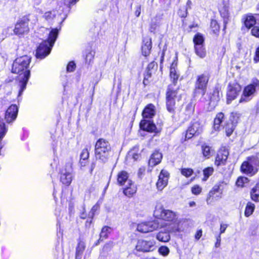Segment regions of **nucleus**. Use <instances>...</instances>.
Masks as SVG:
<instances>
[{
    "instance_id": "obj_1",
    "label": "nucleus",
    "mask_w": 259,
    "mask_h": 259,
    "mask_svg": "<svg viewBox=\"0 0 259 259\" xmlns=\"http://www.w3.org/2000/svg\"><path fill=\"white\" fill-rule=\"evenodd\" d=\"M31 58L28 56L17 58L12 65V72L19 74L18 80L20 90L18 96H20L26 89V84L30 77V70L28 69Z\"/></svg>"
},
{
    "instance_id": "obj_2",
    "label": "nucleus",
    "mask_w": 259,
    "mask_h": 259,
    "mask_svg": "<svg viewBox=\"0 0 259 259\" xmlns=\"http://www.w3.org/2000/svg\"><path fill=\"white\" fill-rule=\"evenodd\" d=\"M180 74L176 68L171 66L170 68V77L172 83L168 86L166 92V108L168 112L174 113L175 109V100L178 98L179 88L176 86Z\"/></svg>"
},
{
    "instance_id": "obj_3",
    "label": "nucleus",
    "mask_w": 259,
    "mask_h": 259,
    "mask_svg": "<svg viewBox=\"0 0 259 259\" xmlns=\"http://www.w3.org/2000/svg\"><path fill=\"white\" fill-rule=\"evenodd\" d=\"M58 33L59 30L57 28H54L51 30L49 33L48 39L42 41L38 47L36 52L37 58L42 59L50 54L58 37Z\"/></svg>"
},
{
    "instance_id": "obj_4",
    "label": "nucleus",
    "mask_w": 259,
    "mask_h": 259,
    "mask_svg": "<svg viewBox=\"0 0 259 259\" xmlns=\"http://www.w3.org/2000/svg\"><path fill=\"white\" fill-rule=\"evenodd\" d=\"M110 150L111 147L109 142L104 139H99L95 146L96 159L102 163H105L108 159Z\"/></svg>"
},
{
    "instance_id": "obj_5",
    "label": "nucleus",
    "mask_w": 259,
    "mask_h": 259,
    "mask_svg": "<svg viewBox=\"0 0 259 259\" xmlns=\"http://www.w3.org/2000/svg\"><path fill=\"white\" fill-rule=\"evenodd\" d=\"M241 171L244 174L251 177L255 175L259 169V159L255 156L247 157L241 165Z\"/></svg>"
},
{
    "instance_id": "obj_6",
    "label": "nucleus",
    "mask_w": 259,
    "mask_h": 259,
    "mask_svg": "<svg viewBox=\"0 0 259 259\" xmlns=\"http://www.w3.org/2000/svg\"><path fill=\"white\" fill-rule=\"evenodd\" d=\"M154 215L157 219L167 222H172L177 218V214L175 212L169 209H165L161 205L156 206Z\"/></svg>"
},
{
    "instance_id": "obj_7",
    "label": "nucleus",
    "mask_w": 259,
    "mask_h": 259,
    "mask_svg": "<svg viewBox=\"0 0 259 259\" xmlns=\"http://www.w3.org/2000/svg\"><path fill=\"white\" fill-rule=\"evenodd\" d=\"M259 89V80L257 79L252 80V83L244 89L243 94L240 99L239 102H247L252 98L256 90Z\"/></svg>"
},
{
    "instance_id": "obj_8",
    "label": "nucleus",
    "mask_w": 259,
    "mask_h": 259,
    "mask_svg": "<svg viewBox=\"0 0 259 259\" xmlns=\"http://www.w3.org/2000/svg\"><path fill=\"white\" fill-rule=\"evenodd\" d=\"M209 79V76L207 74H202L198 76L195 82V95L199 94L203 96L205 94Z\"/></svg>"
},
{
    "instance_id": "obj_9",
    "label": "nucleus",
    "mask_w": 259,
    "mask_h": 259,
    "mask_svg": "<svg viewBox=\"0 0 259 259\" xmlns=\"http://www.w3.org/2000/svg\"><path fill=\"white\" fill-rule=\"evenodd\" d=\"M73 169L70 163H67L60 171V181L64 185L69 186L73 178Z\"/></svg>"
},
{
    "instance_id": "obj_10",
    "label": "nucleus",
    "mask_w": 259,
    "mask_h": 259,
    "mask_svg": "<svg viewBox=\"0 0 259 259\" xmlns=\"http://www.w3.org/2000/svg\"><path fill=\"white\" fill-rule=\"evenodd\" d=\"M29 19L27 17H23L16 25L14 29L15 34L20 37L27 34L29 30L28 27Z\"/></svg>"
},
{
    "instance_id": "obj_11",
    "label": "nucleus",
    "mask_w": 259,
    "mask_h": 259,
    "mask_svg": "<svg viewBox=\"0 0 259 259\" xmlns=\"http://www.w3.org/2000/svg\"><path fill=\"white\" fill-rule=\"evenodd\" d=\"M241 90V86L237 83H230L228 87L227 103L229 104L239 95Z\"/></svg>"
},
{
    "instance_id": "obj_12",
    "label": "nucleus",
    "mask_w": 259,
    "mask_h": 259,
    "mask_svg": "<svg viewBox=\"0 0 259 259\" xmlns=\"http://www.w3.org/2000/svg\"><path fill=\"white\" fill-rule=\"evenodd\" d=\"M159 227L157 221L143 222L137 225V230L141 233L152 232L158 229Z\"/></svg>"
},
{
    "instance_id": "obj_13",
    "label": "nucleus",
    "mask_w": 259,
    "mask_h": 259,
    "mask_svg": "<svg viewBox=\"0 0 259 259\" xmlns=\"http://www.w3.org/2000/svg\"><path fill=\"white\" fill-rule=\"evenodd\" d=\"M155 242L153 240L146 241L144 240H138L136 248L137 251L143 252L151 251L154 249Z\"/></svg>"
},
{
    "instance_id": "obj_14",
    "label": "nucleus",
    "mask_w": 259,
    "mask_h": 259,
    "mask_svg": "<svg viewBox=\"0 0 259 259\" xmlns=\"http://www.w3.org/2000/svg\"><path fill=\"white\" fill-rule=\"evenodd\" d=\"M18 108L15 105H11L6 110L5 119L7 123H11L16 119L18 115Z\"/></svg>"
},
{
    "instance_id": "obj_15",
    "label": "nucleus",
    "mask_w": 259,
    "mask_h": 259,
    "mask_svg": "<svg viewBox=\"0 0 259 259\" xmlns=\"http://www.w3.org/2000/svg\"><path fill=\"white\" fill-rule=\"evenodd\" d=\"M201 126L198 121H195L191 123V125L188 127L185 139H189L195 135H198L201 132Z\"/></svg>"
},
{
    "instance_id": "obj_16",
    "label": "nucleus",
    "mask_w": 259,
    "mask_h": 259,
    "mask_svg": "<svg viewBox=\"0 0 259 259\" xmlns=\"http://www.w3.org/2000/svg\"><path fill=\"white\" fill-rule=\"evenodd\" d=\"M169 174L165 170H162L159 175L158 180L156 183L158 190L162 191L167 185Z\"/></svg>"
},
{
    "instance_id": "obj_17",
    "label": "nucleus",
    "mask_w": 259,
    "mask_h": 259,
    "mask_svg": "<svg viewBox=\"0 0 259 259\" xmlns=\"http://www.w3.org/2000/svg\"><path fill=\"white\" fill-rule=\"evenodd\" d=\"M124 186L123 188V193L128 198L132 197L137 191V188L135 183L132 181H128V184Z\"/></svg>"
},
{
    "instance_id": "obj_18",
    "label": "nucleus",
    "mask_w": 259,
    "mask_h": 259,
    "mask_svg": "<svg viewBox=\"0 0 259 259\" xmlns=\"http://www.w3.org/2000/svg\"><path fill=\"white\" fill-rule=\"evenodd\" d=\"M228 155L229 152L227 150L224 149L219 151L215 158V164L218 166L225 165L228 159Z\"/></svg>"
},
{
    "instance_id": "obj_19",
    "label": "nucleus",
    "mask_w": 259,
    "mask_h": 259,
    "mask_svg": "<svg viewBox=\"0 0 259 259\" xmlns=\"http://www.w3.org/2000/svg\"><path fill=\"white\" fill-rule=\"evenodd\" d=\"M143 43V45L142 46V54L144 56H149L152 48L151 38L149 37L144 38Z\"/></svg>"
},
{
    "instance_id": "obj_20",
    "label": "nucleus",
    "mask_w": 259,
    "mask_h": 259,
    "mask_svg": "<svg viewBox=\"0 0 259 259\" xmlns=\"http://www.w3.org/2000/svg\"><path fill=\"white\" fill-rule=\"evenodd\" d=\"M225 120V118L224 113L222 112L218 113L214 119V129L215 131H219L220 128L226 122Z\"/></svg>"
},
{
    "instance_id": "obj_21",
    "label": "nucleus",
    "mask_w": 259,
    "mask_h": 259,
    "mask_svg": "<svg viewBox=\"0 0 259 259\" xmlns=\"http://www.w3.org/2000/svg\"><path fill=\"white\" fill-rule=\"evenodd\" d=\"M223 187L222 185V183H219L215 185L212 188V190L209 192L208 194V197L207 198V201L208 199L210 197H221V194L223 192Z\"/></svg>"
},
{
    "instance_id": "obj_22",
    "label": "nucleus",
    "mask_w": 259,
    "mask_h": 259,
    "mask_svg": "<svg viewBox=\"0 0 259 259\" xmlns=\"http://www.w3.org/2000/svg\"><path fill=\"white\" fill-rule=\"evenodd\" d=\"M140 127L143 130L149 132H154L156 130V126L153 122L146 120L141 122Z\"/></svg>"
},
{
    "instance_id": "obj_23",
    "label": "nucleus",
    "mask_w": 259,
    "mask_h": 259,
    "mask_svg": "<svg viewBox=\"0 0 259 259\" xmlns=\"http://www.w3.org/2000/svg\"><path fill=\"white\" fill-rule=\"evenodd\" d=\"M162 155L158 151H155L151 155L149 160V164L151 166H154L159 164L162 159Z\"/></svg>"
},
{
    "instance_id": "obj_24",
    "label": "nucleus",
    "mask_w": 259,
    "mask_h": 259,
    "mask_svg": "<svg viewBox=\"0 0 259 259\" xmlns=\"http://www.w3.org/2000/svg\"><path fill=\"white\" fill-rule=\"evenodd\" d=\"M155 114V106L152 104H149L144 108L142 115L144 118H151L154 116Z\"/></svg>"
},
{
    "instance_id": "obj_25",
    "label": "nucleus",
    "mask_w": 259,
    "mask_h": 259,
    "mask_svg": "<svg viewBox=\"0 0 259 259\" xmlns=\"http://www.w3.org/2000/svg\"><path fill=\"white\" fill-rule=\"evenodd\" d=\"M117 183L120 186L128 184V181H132L128 179V174L125 171H121L117 175Z\"/></svg>"
},
{
    "instance_id": "obj_26",
    "label": "nucleus",
    "mask_w": 259,
    "mask_h": 259,
    "mask_svg": "<svg viewBox=\"0 0 259 259\" xmlns=\"http://www.w3.org/2000/svg\"><path fill=\"white\" fill-rule=\"evenodd\" d=\"M89 152L87 148L83 149L80 154L79 163L81 167L85 166L88 163Z\"/></svg>"
},
{
    "instance_id": "obj_27",
    "label": "nucleus",
    "mask_w": 259,
    "mask_h": 259,
    "mask_svg": "<svg viewBox=\"0 0 259 259\" xmlns=\"http://www.w3.org/2000/svg\"><path fill=\"white\" fill-rule=\"evenodd\" d=\"M85 248V243L82 240H79L76 248V259H80Z\"/></svg>"
},
{
    "instance_id": "obj_28",
    "label": "nucleus",
    "mask_w": 259,
    "mask_h": 259,
    "mask_svg": "<svg viewBox=\"0 0 259 259\" xmlns=\"http://www.w3.org/2000/svg\"><path fill=\"white\" fill-rule=\"evenodd\" d=\"M250 195L252 200L259 201V182L250 190Z\"/></svg>"
},
{
    "instance_id": "obj_29",
    "label": "nucleus",
    "mask_w": 259,
    "mask_h": 259,
    "mask_svg": "<svg viewBox=\"0 0 259 259\" xmlns=\"http://www.w3.org/2000/svg\"><path fill=\"white\" fill-rule=\"evenodd\" d=\"M99 206L97 204H95L92 207L91 211H90L88 214V219L87 220L85 223V226L87 227L90 226V225L92 224V220L95 214V213L99 209Z\"/></svg>"
},
{
    "instance_id": "obj_30",
    "label": "nucleus",
    "mask_w": 259,
    "mask_h": 259,
    "mask_svg": "<svg viewBox=\"0 0 259 259\" xmlns=\"http://www.w3.org/2000/svg\"><path fill=\"white\" fill-rule=\"evenodd\" d=\"M235 126L234 121H232L231 122H226L222 127L225 130L227 136L229 137L233 133Z\"/></svg>"
},
{
    "instance_id": "obj_31",
    "label": "nucleus",
    "mask_w": 259,
    "mask_h": 259,
    "mask_svg": "<svg viewBox=\"0 0 259 259\" xmlns=\"http://www.w3.org/2000/svg\"><path fill=\"white\" fill-rule=\"evenodd\" d=\"M256 22V19L251 14L247 15L244 20V25L247 28L252 27Z\"/></svg>"
},
{
    "instance_id": "obj_32",
    "label": "nucleus",
    "mask_w": 259,
    "mask_h": 259,
    "mask_svg": "<svg viewBox=\"0 0 259 259\" xmlns=\"http://www.w3.org/2000/svg\"><path fill=\"white\" fill-rule=\"evenodd\" d=\"M194 48L196 54L200 58H203L206 56V52L204 45H197Z\"/></svg>"
},
{
    "instance_id": "obj_33",
    "label": "nucleus",
    "mask_w": 259,
    "mask_h": 259,
    "mask_svg": "<svg viewBox=\"0 0 259 259\" xmlns=\"http://www.w3.org/2000/svg\"><path fill=\"white\" fill-rule=\"evenodd\" d=\"M156 238L161 242H167L170 239V235L167 232H159L156 236Z\"/></svg>"
},
{
    "instance_id": "obj_34",
    "label": "nucleus",
    "mask_w": 259,
    "mask_h": 259,
    "mask_svg": "<svg viewBox=\"0 0 259 259\" xmlns=\"http://www.w3.org/2000/svg\"><path fill=\"white\" fill-rule=\"evenodd\" d=\"M255 205L251 202H248L245 207L244 214L246 217H249L254 211Z\"/></svg>"
},
{
    "instance_id": "obj_35",
    "label": "nucleus",
    "mask_w": 259,
    "mask_h": 259,
    "mask_svg": "<svg viewBox=\"0 0 259 259\" xmlns=\"http://www.w3.org/2000/svg\"><path fill=\"white\" fill-rule=\"evenodd\" d=\"M194 47L200 45H204V38L202 34L199 33H197L193 38Z\"/></svg>"
},
{
    "instance_id": "obj_36",
    "label": "nucleus",
    "mask_w": 259,
    "mask_h": 259,
    "mask_svg": "<svg viewBox=\"0 0 259 259\" xmlns=\"http://www.w3.org/2000/svg\"><path fill=\"white\" fill-rule=\"evenodd\" d=\"M202 150L203 156L207 158H209L213 152V150L211 149V147L207 145H203Z\"/></svg>"
},
{
    "instance_id": "obj_37",
    "label": "nucleus",
    "mask_w": 259,
    "mask_h": 259,
    "mask_svg": "<svg viewBox=\"0 0 259 259\" xmlns=\"http://www.w3.org/2000/svg\"><path fill=\"white\" fill-rule=\"evenodd\" d=\"M111 230V228L108 226H104L102 229L101 232L100 234V240H103L105 239H106L108 237V234L110 233V231Z\"/></svg>"
},
{
    "instance_id": "obj_38",
    "label": "nucleus",
    "mask_w": 259,
    "mask_h": 259,
    "mask_svg": "<svg viewBox=\"0 0 259 259\" xmlns=\"http://www.w3.org/2000/svg\"><path fill=\"white\" fill-rule=\"evenodd\" d=\"M139 150V147L138 146L134 147L133 149L130 150L128 153V156L132 157V158L135 160H137L139 157V155L136 153Z\"/></svg>"
},
{
    "instance_id": "obj_39",
    "label": "nucleus",
    "mask_w": 259,
    "mask_h": 259,
    "mask_svg": "<svg viewBox=\"0 0 259 259\" xmlns=\"http://www.w3.org/2000/svg\"><path fill=\"white\" fill-rule=\"evenodd\" d=\"M213 172V168L211 167H208L203 170L204 178L203 181H206L208 177L211 176Z\"/></svg>"
},
{
    "instance_id": "obj_40",
    "label": "nucleus",
    "mask_w": 259,
    "mask_h": 259,
    "mask_svg": "<svg viewBox=\"0 0 259 259\" xmlns=\"http://www.w3.org/2000/svg\"><path fill=\"white\" fill-rule=\"evenodd\" d=\"M210 27L213 33L217 34L219 32L220 26L216 20H211Z\"/></svg>"
},
{
    "instance_id": "obj_41",
    "label": "nucleus",
    "mask_w": 259,
    "mask_h": 259,
    "mask_svg": "<svg viewBox=\"0 0 259 259\" xmlns=\"http://www.w3.org/2000/svg\"><path fill=\"white\" fill-rule=\"evenodd\" d=\"M194 111V106L193 104L192 103H188L185 108V114L189 117L193 114Z\"/></svg>"
},
{
    "instance_id": "obj_42",
    "label": "nucleus",
    "mask_w": 259,
    "mask_h": 259,
    "mask_svg": "<svg viewBox=\"0 0 259 259\" xmlns=\"http://www.w3.org/2000/svg\"><path fill=\"white\" fill-rule=\"evenodd\" d=\"M95 52L93 51H91L88 52L85 56V62L89 64L92 62L94 59Z\"/></svg>"
},
{
    "instance_id": "obj_43",
    "label": "nucleus",
    "mask_w": 259,
    "mask_h": 259,
    "mask_svg": "<svg viewBox=\"0 0 259 259\" xmlns=\"http://www.w3.org/2000/svg\"><path fill=\"white\" fill-rule=\"evenodd\" d=\"M248 180L246 177H240L236 181V185L238 187H243L245 183H247Z\"/></svg>"
},
{
    "instance_id": "obj_44",
    "label": "nucleus",
    "mask_w": 259,
    "mask_h": 259,
    "mask_svg": "<svg viewBox=\"0 0 259 259\" xmlns=\"http://www.w3.org/2000/svg\"><path fill=\"white\" fill-rule=\"evenodd\" d=\"M158 251L159 253L161 254V255L163 256H166L168 254L169 252V249L166 246H162L159 247Z\"/></svg>"
},
{
    "instance_id": "obj_45",
    "label": "nucleus",
    "mask_w": 259,
    "mask_h": 259,
    "mask_svg": "<svg viewBox=\"0 0 259 259\" xmlns=\"http://www.w3.org/2000/svg\"><path fill=\"white\" fill-rule=\"evenodd\" d=\"M193 172V170L191 168H182L181 170V174L186 177H190Z\"/></svg>"
},
{
    "instance_id": "obj_46",
    "label": "nucleus",
    "mask_w": 259,
    "mask_h": 259,
    "mask_svg": "<svg viewBox=\"0 0 259 259\" xmlns=\"http://www.w3.org/2000/svg\"><path fill=\"white\" fill-rule=\"evenodd\" d=\"M153 72L146 70L145 73L144 74V78L143 80V83L147 84L148 83V79L151 77Z\"/></svg>"
},
{
    "instance_id": "obj_47",
    "label": "nucleus",
    "mask_w": 259,
    "mask_h": 259,
    "mask_svg": "<svg viewBox=\"0 0 259 259\" xmlns=\"http://www.w3.org/2000/svg\"><path fill=\"white\" fill-rule=\"evenodd\" d=\"M201 188L198 185H195L191 189L192 193L195 195L199 194L201 192Z\"/></svg>"
},
{
    "instance_id": "obj_48",
    "label": "nucleus",
    "mask_w": 259,
    "mask_h": 259,
    "mask_svg": "<svg viewBox=\"0 0 259 259\" xmlns=\"http://www.w3.org/2000/svg\"><path fill=\"white\" fill-rule=\"evenodd\" d=\"M79 0H64V5L69 9L71 5H75Z\"/></svg>"
},
{
    "instance_id": "obj_49",
    "label": "nucleus",
    "mask_w": 259,
    "mask_h": 259,
    "mask_svg": "<svg viewBox=\"0 0 259 259\" xmlns=\"http://www.w3.org/2000/svg\"><path fill=\"white\" fill-rule=\"evenodd\" d=\"M76 65L74 62H70L67 66V71L69 72H72L74 70Z\"/></svg>"
},
{
    "instance_id": "obj_50",
    "label": "nucleus",
    "mask_w": 259,
    "mask_h": 259,
    "mask_svg": "<svg viewBox=\"0 0 259 259\" xmlns=\"http://www.w3.org/2000/svg\"><path fill=\"white\" fill-rule=\"evenodd\" d=\"M251 34L252 35L259 38V27H253L251 29Z\"/></svg>"
},
{
    "instance_id": "obj_51",
    "label": "nucleus",
    "mask_w": 259,
    "mask_h": 259,
    "mask_svg": "<svg viewBox=\"0 0 259 259\" xmlns=\"http://www.w3.org/2000/svg\"><path fill=\"white\" fill-rule=\"evenodd\" d=\"M157 67V64L154 62H152L149 63L147 66V70L152 71L155 70L154 68Z\"/></svg>"
},
{
    "instance_id": "obj_52",
    "label": "nucleus",
    "mask_w": 259,
    "mask_h": 259,
    "mask_svg": "<svg viewBox=\"0 0 259 259\" xmlns=\"http://www.w3.org/2000/svg\"><path fill=\"white\" fill-rule=\"evenodd\" d=\"M253 60L255 63L259 62V46L256 49Z\"/></svg>"
},
{
    "instance_id": "obj_53",
    "label": "nucleus",
    "mask_w": 259,
    "mask_h": 259,
    "mask_svg": "<svg viewBox=\"0 0 259 259\" xmlns=\"http://www.w3.org/2000/svg\"><path fill=\"white\" fill-rule=\"evenodd\" d=\"M228 225L227 224H221V226H220V235L223 234V233H224L227 228L228 227Z\"/></svg>"
},
{
    "instance_id": "obj_54",
    "label": "nucleus",
    "mask_w": 259,
    "mask_h": 259,
    "mask_svg": "<svg viewBox=\"0 0 259 259\" xmlns=\"http://www.w3.org/2000/svg\"><path fill=\"white\" fill-rule=\"evenodd\" d=\"M54 15L51 12H47L45 13L44 17L46 19L49 20L53 18Z\"/></svg>"
},
{
    "instance_id": "obj_55",
    "label": "nucleus",
    "mask_w": 259,
    "mask_h": 259,
    "mask_svg": "<svg viewBox=\"0 0 259 259\" xmlns=\"http://www.w3.org/2000/svg\"><path fill=\"white\" fill-rule=\"evenodd\" d=\"M216 242L215 243V247H219L221 245V236L220 234H219L217 237H216Z\"/></svg>"
},
{
    "instance_id": "obj_56",
    "label": "nucleus",
    "mask_w": 259,
    "mask_h": 259,
    "mask_svg": "<svg viewBox=\"0 0 259 259\" xmlns=\"http://www.w3.org/2000/svg\"><path fill=\"white\" fill-rule=\"evenodd\" d=\"M141 7L140 5H139L136 7V10L135 12V14L137 17H139L141 14Z\"/></svg>"
},
{
    "instance_id": "obj_57",
    "label": "nucleus",
    "mask_w": 259,
    "mask_h": 259,
    "mask_svg": "<svg viewBox=\"0 0 259 259\" xmlns=\"http://www.w3.org/2000/svg\"><path fill=\"white\" fill-rule=\"evenodd\" d=\"M202 234V232L201 230L197 231L195 234L196 239H197V240L199 239L201 237Z\"/></svg>"
},
{
    "instance_id": "obj_58",
    "label": "nucleus",
    "mask_w": 259,
    "mask_h": 259,
    "mask_svg": "<svg viewBox=\"0 0 259 259\" xmlns=\"http://www.w3.org/2000/svg\"><path fill=\"white\" fill-rule=\"evenodd\" d=\"M95 166H96L95 163V162H93L91 164V167H90V172L91 174H92L93 170L95 168Z\"/></svg>"
},
{
    "instance_id": "obj_59",
    "label": "nucleus",
    "mask_w": 259,
    "mask_h": 259,
    "mask_svg": "<svg viewBox=\"0 0 259 259\" xmlns=\"http://www.w3.org/2000/svg\"><path fill=\"white\" fill-rule=\"evenodd\" d=\"M198 25L196 24H193L189 26V28L191 30H193L194 28L197 27Z\"/></svg>"
},
{
    "instance_id": "obj_60",
    "label": "nucleus",
    "mask_w": 259,
    "mask_h": 259,
    "mask_svg": "<svg viewBox=\"0 0 259 259\" xmlns=\"http://www.w3.org/2000/svg\"><path fill=\"white\" fill-rule=\"evenodd\" d=\"M80 217L81 219H84L87 218V214L84 212H82L80 215Z\"/></svg>"
},
{
    "instance_id": "obj_61",
    "label": "nucleus",
    "mask_w": 259,
    "mask_h": 259,
    "mask_svg": "<svg viewBox=\"0 0 259 259\" xmlns=\"http://www.w3.org/2000/svg\"><path fill=\"white\" fill-rule=\"evenodd\" d=\"M189 205L190 207L194 206L195 205V202L194 201H191L189 203Z\"/></svg>"
},
{
    "instance_id": "obj_62",
    "label": "nucleus",
    "mask_w": 259,
    "mask_h": 259,
    "mask_svg": "<svg viewBox=\"0 0 259 259\" xmlns=\"http://www.w3.org/2000/svg\"><path fill=\"white\" fill-rule=\"evenodd\" d=\"M232 115L233 116H234V117L235 116H237V118H238V114H237V113H232Z\"/></svg>"
},
{
    "instance_id": "obj_63",
    "label": "nucleus",
    "mask_w": 259,
    "mask_h": 259,
    "mask_svg": "<svg viewBox=\"0 0 259 259\" xmlns=\"http://www.w3.org/2000/svg\"><path fill=\"white\" fill-rule=\"evenodd\" d=\"M155 29V27H153V26H151V28H150V31L151 32L153 31Z\"/></svg>"
},
{
    "instance_id": "obj_64",
    "label": "nucleus",
    "mask_w": 259,
    "mask_h": 259,
    "mask_svg": "<svg viewBox=\"0 0 259 259\" xmlns=\"http://www.w3.org/2000/svg\"><path fill=\"white\" fill-rule=\"evenodd\" d=\"M53 196H54V199H56V191H55V189L54 190Z\"/></svg>"
}]
</instances>
